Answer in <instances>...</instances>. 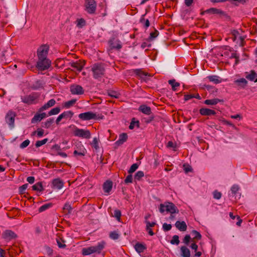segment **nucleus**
<instances>
[{
	"mask_svg": "<svg viewBox=\"0 0 257 257\" xmlns=\"http://www.w3.org/2000/svg\"><path fill=\"white\" fill-rule=\"evenodd\" d=\"M105 244L104 242L101 241L98 242L96 246H91L83 248L82 250V253L83 255H88L92 253L99 254L104 249Z\"/></svg>",
	"mask_w": 257,
	"mask_h": 257,
	"instance_id": "2",
	"label": "nucleus"
},
{
	"mask_svg": "<svg viewBox=\"0 0 257 257\" xmlns=\"http://www.w3.org/2000/svg\"><path fill=\"white\" fill-rule=\"evenodd\" d=\"M30 141L28 139L24 141L21 144L20 148L21 149H24V148H26L27 146H29V145L30 144Z\"/></svg>",
	"mask_w": 257,
	"mask_h": 257,
	"instance_id": "54",
	"label": "nucleus"
},
{
	"mask_svg": "<svg viewBox=\"0 0 257 257\" xmlns=\"http://www.w3.org/2000/svg\"><path fill=\"white\" fill-rule=\"evenodd\" d=\"M61 114L63 116V118L67 119L71 118L73 116L74 113L71 111H66L62 113Z\"/></svg>",
	"mask_w": 257,
	"mask_h": 257,
	"instance_id": "38",
	"label": "nucleus"
},
{
	"mask_svg": "<svg viewBox=\"0 0 257 257\" xmlns=\"http://www.w3.org/2000/svg\"><path fill=\"white\" fill-rule=\"evenodd\" d=\"M53 187L57 189H60L63 186V182L60 179H54L52 181Z\"/></svg>",
	"mask_w": 257,
	"mask_h": 257,
	"instance_id": "25",
	"label": "nucleus"
},
{
	"mask_svg": "<svg viewBox=\"0 0 257 257\" xmlns=\"http://www.w3.org/2000/svg\"><path fill=\"white\" fill-rule=\"evenodd\" d=\"M46 116V114L45 112H42L41 113H37L32 118L31 122L32 123H35L36 122L40 121L42 119L45 118Z\"/></svg>",
	"mask_w": 257,
	"mask_h": 257,
	"instance_id": "16",
	"label": "nucleus"
},
{
	"mask_svg": "<svg viewBox=\"0 0 257 257\" xmlns=\"http://www.w3.org/2000/svg\"><path fill=\"white\" fill-rule=\"evenodd\" d=\"M128 73L130 75H135L138 76L145 81H148L149 80V77L152 76V75L143 71L140 69L130 70L128 71Z\"/></svg>",
	"mask_w": 257,
	"mask_h": 257,
	"instance_id": "3",
	"label": "nucleus"
},
{
	"mask_svg": "<svg viewBox=\"0 0 257 257\" xmlns=\"http://www.w3.org/2000/svg\"><path fill=\"white\" fill-rule=\"evenodd\" d=\"M200 113L202 115L209 116L216 114V112L214 110H212L207 108H202L199 110Z\"/></svg>",
	"mask_w": 257,
	"mask_h": 257,
	"instance_id": "17",
	"label": "nucleus"
},
{
	"mask_svg": "<svg viewBox=\"0 0 257 257\" xmlns=\"http://www.w3.org/2000/svg\"><path fill=\"white\" fill-rule=\"evenodd\" d=\"M138 167L139 166L137 164H133L128 171V173L131 174L134 172L138 169Z\"/></svg>",
	"mask_w": 257,
	"mask_h": 257,
	"instance_id": "50",
	"label": "nucleus"
},
{
	"mask_svg": "<svg viewBox=\"0 0 257 257\" xmlns=\"http://www.w3.org/2000/svg\"><path fill=\"white\" fill-rule=\"evenodd\" d=\"M166 211L171 214L178 213L179 210L174 204L172 202H166Z\"/></svg>",
	"mask_w": 257,
	"mask_h": 257,
	"instance_id": "12",
	"label": "nucleus"
},
{
	"mask_svg": "<svg viewBox=\"0 0 257 257\" xmlns=\"http://www.w3.org/2000/svg\"><path fill=\"white\" fill-rule=\"evenodd\" d=\"M91 70L95 79H98L104 74V69L102 65H93Z\"/></svg>",
	"mask_w": 257,
	"mask_h": 257,
	"instance_id": "8",
	"label": "nucleus"
},
{
	"mask_svg": "<svg viewBox=\"0 0 257 257\" xmlns=\"http://www.w3.org/2000/svg\"><path fill=\"white\" fill-rule=\"evenodd\" d=\"M168 82L169 84L171 85L172 89L174 91H175L176 90V88L180 86L179 83L176 82L174 79L170 80Z\"/></svg>",
	"mask_w": 257,
	"mask_h": 257,
	"instance_id": "39",
	"label": "nucleus"
},
{
	"mask_svg": "<svg viewBox=\"0 0 257 257\" xmlns=\"http://www.w3.org/2000/svg\"><path fill=\"white\" fill-rule=\"evenodd\" d=\"M135 248L138 253H142L146 249V247L142 243H137L135 245Z\"/></svg>",
	"mask_w": 257,
	"mask_h": 257,
	"instance_id": "29",
	"label": "nucleus"
},
{
	"mask_svg": "<svg viewBox=\"0 0 257 257\" xmlns=\"http://www.w3.org/2000/svg\"><path fill=\"white\" fill-rule=\"evenodd\" d=\"M176 227L181 231H185L186 230L187 226L186 222L184 221H177L175 223Z\"/></svg>",
	"mask_w": 257,
	"mask_h": 257,
	"instance_id": "20",
	"label": "nucleus"
},
{
	"mask_svg": "<svg viewBox=\"0 0 257 257\" xmlns=\"http://www.w3.org/2000/svg\"><path fill=\"white\" fill-rule=\"evenodd\" d=\"M112 188V182L111 181L107 180L105 182L103 185V189L105 193L109 194Z\"/></svg>",
	"mask_w": 257,
	"mask_h": 257,
	"instance_id": "21",
	"label": "nucleus"
},
{
	"mask_svg": "<svg viewBox=\"0 0 257 257\" xmlns=\"http://www.w3.org/2000/svg\"><path fill=\"white\" fill-rule=\"evenodd\" d=\"M192 235L193 236V238L197 239H200L201 238V235L200 233L195 230H192Z\"/></svg>",
	"mask_w": 257,
	"mask_h": 257,
	"instance_id": "48",
	"label": "nucleus"
},
{
	"mask_svg": "<svg viewBox=\"0 0 257 257\" xmlns=\"http://www.w3.org/2000/svg\"><path fill=\"white\" fill-rule=\"evenodd\" d=\"M167 148L172 149L174 151H176V145L172 141H169L167 145Z\"/></svg>",
	"mask_w": 257,
	"mask_h": 257,
	"instance_id": "51",
	"label": "nucleus"
},
{
	"mask_svg": "<svg viewBox=\"0 0 257 257\" xmlns=\"http://www.w3.org/2000/svg\"><path fill=\"white\" fill-rule=\"evenodd\" d=\"M44 134V131L42 128H39L37 131L32 133V136L37 135L38 138L42 137Z\"/></svg>",
	"mask_w": 257,
	"mask_h": 257,
	"instance_id": "35",
	"label": "nucleus"
},
{
	"mask_svg": "<svg viewBox=\"0 0 257 257\" xmlns=\"http://www.w3.org/2000/svg\"><path fill=\"white\" fill-rule=\"evenodd\" d=\"M207 78L210 81L213 82L215 84H218L221 82V80L219 79V77L216 75L209 76Z\"/></svg>",
	"mask_w": 257,
	"mask_h": 257,
	"instance_id": "30",
	"label": "nucleus"
},
{
	"mask_svg": "<svg viewBox=\"0 0 257 257\" xmlns=\"http://www.w3.org/2000/svg\"><path fill=\"white\" fill-rule=\"evenodd\" d=\"M223 100L222 99H220L218 98H214L211 99H206L204 101V103L206 105H216L218 103L220 102H223Z\"/></svg>",
	"mask_w": 257,
	"mask_h": 257,
	"instance_id": "26",
	"label": "nucleus"
},
{
	"mask_svg": "<svg viewBox=\"0 0 257 257\" xmlns=\"http://www.w3.org/2000/svg\"><path fill=\"white\" fill-rule=\"evenodd\" d=\"M180 241L179 239V236L177 235H175L173 236L172 240L170 241V243L172 244H176L178 245L179 244Z\"/></svg>",
	"mask_w": 257,
	"mask_h": 257,
	"instance_id": "45",
	"label": "nucleus"
},
{
	"mask_svg": "<svg viewBox=\"0 0 257 257\" xmlns=\"http://www.w3.org/2000/svg\"><path fill=\"white\" fill-rule=\"evenodd\" d=\"M121 215V213L119 210L115 209L114 211L113 216L116 219V220L118 221H120Z\"/></svg>",
	"mask_w": 257,
	"mask_h": 257,
	"instance_id": "44",
	"label": "nucleus"
},
{
	"mask_svg": "<svg viewBox=\"0 0 257 257\" xmlns=\"http://www.w3.org/2000/svg\"><path fill=\"white\" fill-rule=\"evenodd\" d=\"M78 117L82 120H89L91 119H102L103 116H98L95 113L92 111H87L80 113L78 115Z\"/></svg>",
	"mask_w": 257,
	"mask_h": 257,
	"instance_id": "4",
	"label": "nucleus"
},
{
	"mask_svg": "<svg viewBox=\"0 0 257 257\" xmlns=\"http://www.w3.org/2000/svg\"><path fill=\"white\" fill-rule=\"evenodd\" d=\"M144 176V173L142 171L137 172L135 175V179L140 180Z\"/></svg>",
	"mask_w": 257,
	"mask_h": 257,
	"instance_id": "46",
	"label": "nucleus"
},
{
	"mask_svg": "<svg viewBox=\"0 0 257 257\" xmlns=\"http://www.w3.org/2000/svg\"><path fill=\"white\" fill-rule=\"evenodd\" d=\"M33 190L42 191L43 190L42 184L41 182H38L32 186Z\"/></svg>",
	"mask_w": 257,
	"mask_h": 257,
	"instance_id": "37",
	"label": "nucleus"
},
{
	"mask_svg": "<svg viewBox=\"0 0 257 257\" xmlns=\"http://www.w3.org/2000/svg\"><path fill=\"white\" fill-rule=\"evenodd\" d=\"M204 13L207 14H217L220 15H223L224 13L221 10L214 8H210L208 10H206V11H204Z\"/></svg>",
	"mask_w": 257,
	"mask_h": 257,
	"instance_id": "23",
	"label": "nucleus"
},
{
	"mask_svg": "<svg viewBox=\"0 0 257 257\" xmlns=\"http://www.w3.org/2000/svg\"><path fill=\"white\" fill-rule=\"evenodd\" d=\"M145 15L142 16L140 19V23L144 25V27L148 28L150 26V21L148 19L145 20L144 18Z\"/></svg>",
	"mask_w": 257,
	"mask_h": 257,
	"instance_id": "33",
	"label": "nucleus"
},
{
	"mask_svg": "<svg viewBox=\"0 0 257 257\" xmlns=\"http://www.w3.org/2000/svg\"><path fill=\"white\" fill-rule=\"evenodd\" d=\"M135 126H137L138 127H139V121L138 120H136V119L133 118L132 119V121L129 126V128L133 130L135 128Z\"/></svg>",
	"mask_w": 257,
	"mask_h": 257,
	"instance_id": "40",
	"label": "nucleus"
},
{
	"mask_svg": "<svg viewBox=\"0 0 257 257\" xmlns=\"http://www.w3.org/2000/svg\"><path fill=\"white\" fill-rule=\"evenodd\" d=\"M86 152V150L82 146V148H80L79 150H75L74 151L73 154L75 156H84L85 155Z\"/></svg>",
	"mask_w": 257,
	"mask_h": 257,
	"instance_id": "31",
	"label": "nucleus"
},
{
	"mask_svg": "<svg viewBox=\"0 0 257 257\" xmlns=\"http://www.w3.org/2000/svg\"><path fill=\"white\" fill-rule=\"evenodd\" d=\"M39 94L36 93H31V94L21 97L22 101L28 104L35 103L39 97Z\"/></svg>",
	"mask_w": 257,
	"mask_h": 257,
	"instance_id": "6",
	"label": "nucleus"
},
{
	"mask_svg": "<svg viewBox=\"0 0 257 257\" xmlns=\"http://www.w3.org/2000/svg\"><path fill=\"white\" fill-rule=\"evenodd\" d=\"M52 206V203H47L43 205L39 208V211L40 212H42L43 211H45L46 210L50 208Z\"/></svg>",
	"mask_w": 257,
	"mask_h": 257,
	"instance_id": "41",
	"label": "nucleus"
},
{
	"mask_svg": "<svg viewBox=\"0 0 257 257\" xmlns=\"http://www.w3.org/2000/svg\"><path fill=\"white\" fill-rule=\"evenodd\" d=\"M4 239L7 241L15 239L17 237V235L11 230H6L2 234Z\"/></svg>",
	"mask_w": 257,
	"mask_h": 257,
	"instance_id": "11",
	"label": "nucleus"
},
{
	"mask_svg": "<svg viewBox=\"0 0 257 257\" xmlns=\"http://www.w3.org/2000/svg\"><path fill=\"white\" fill-rule=\"evenodd\" d=\"M181 254L183 257H190V250L185 246L181 247Z\"/></svg>",
	"mask_w": 257,
	"mask_h": 257,
	"instance_id": "28",
	"label": "nucleus"
},
{
	"mask_svg": "<svg viewBox=\"0 0 257 257\" xmlns=\"http://www.w3.org/2000/svg\"><path fill=\"white\" fill-rule=\"evenodd\" d=\"M99 140L98 138L95 137L93 138V139L91 143L92 147L95 150V151H97L99 149Z\"/></svg>",
	"mask_w": 257,
	"mask_h": 257,
	"instance_id": "32",
	"label": "nucleus"
},
{
	"mask_svg": "<svg viewBox=\"0 0 257 257\" xmlns=\"http://www.w3.org/2000/svg\"><path fill=\"white\" fill-rule=\"evenodd\" d=\"M127 139V135L126 133H122L119 136L118 140L115 142L117 146L123 144Z\"/></svg>",
	"mask_w": 257,
	"mask_h": 257,
	"instance_id": "24",
	"label": "nucleus"
},
{
	"mask_svg": "<svg viewBox=\"0 0 257 257\" xmlns=\"http://www.w3.org/2000/svg\"><path fill=\"white\" fill-rule=\"evenodd\" d=\"M56 103V101L54 99L49 100L47 103L43 105L39 110V112H41L44 110H46L49 108L54 106Z\"/></svg>",
	"mask_w": 257,
	"mask_h": 257,
	"instance_id": "19",
	"label": "nucleus"
},
{
	"mask_svg": "<svg viewBox=\"0 0 257 257\" xmlns=\"http://www.w3.org/2000/svg\"><path fill=\"white\" fill-rule=\"evenodd\" d=\"M28 187V184H24L23 185H22V186H21L20 188H19V192L21 194H23L25 193V191L26 190V189Z\"/></svg>",
	"mask_w": 257,
	"mask_h": 257,
	"instance_id": "59",
	"label": "nucleus"
},
{
	"mask_svg": "<svg viewBox=\"0 0 257 257\" xmlns=\"http://www.w3.org/2000/svg\"><path fill=\"white\" fill-rule=\"evenodd\" d=\"M108 94L110 97H114V98L118 97V95H119V94L116 92L113 91H108Z\"/></svg>",
	"mask_w": 257,
	"mask_h": 257,
	"instance_id": "57",
	"label": "nucleus"
},
{
	"mask_svg": "<svg viewBox=\"0 0 257 257\" xmlns=\"http://www.w3.org/2000/svg\"><path fill=\"white\" fill-rule=\"evenodd\" d=\"M108 44L109 51L113 50L119 51L122 48V44L120 41L114 38H112L109 40Z\"/></svg>",
	"mask_w": 257,
	"mask_h": 257,
	"instance_id": "7",
	"label": "nucleus"
},
{
	"mask_svg": "<svg viewBox=\"0 0 257 257\" xmlns=\"http://www.w3.org/2000/svg\"><path fill=\"white\" fill-rule=\"evenodd\" d=\"M231 33L233 36V38H232L233 41L237 40L238 36L240 35L239 32L237 30H234L232 31Z\"/></svg>",
	"mask_w": 257,
	"mask_h": 257,
	"instance_id": "53",
	"label": "nucleus"
},
{
	"mask_svg": "<svg viewBox=\"0 0 257 257\" xmlns=\"http://www.w3.org/2000/svg\"><path fill=\"white\" fill-rule=\"evenodd\" d=\"M48 141V139H44V140H41V141H38L36 142V144H35V146L36 147L38 148V147H40L41 146H42V145L45 144Z\"/></svg>",
	"mask_w": 257,
	"mask_h": 257,
	"instance_id": "47",
	"label": "nucleus"
},
{
	"mask_svg": "<svg viewBox=\"0 0 257 257\" xmlns=\"http://www.w3.org/2000/svg\"><path fill=\"white\" fill-rule=\"evenodd\" d=\"M73 134L75 136L83 139H88L91 137V133L88 130L76 127L74 130Z\"/></svg>",
	"mask_w": 257,
	"mask_h": 257,
	"instance_id": "5",
	"label": "nucleus"
},
{
	"mask_svg": "<svg viewBox=\"0 0 257 257\" xmlns=\"http://www.w3.org/2000/svg\"><path fill=\"white\" fill-rule=\"evenodd\" d=\"M172 225L170 224L165 223L163 225V229L164 231H167L171 230Z\"/></svg>",
	"mask_w": 257,
	"mask_h": 257,
	"instance_id": "55",
	"label": "nucleus"
},
{
	"mask_svg": "<svg viewBox=\"0 0 257 257\" xmlns=\"http://www.w3.org/2000/svg\"><path fill=\"white\" fill-rule=\"evenodd\" d=\"M191 239L190 236L188 234L186 235L183 239V242L186 245H188L190 240Z\"/></svg>",
	"mask_w": 257,
	"mask_h": 257,
	"instance_id": "60",
	"label": "nucleus"
},
{
	"mask_svg": "<svg viewBox=\"0 0 257 257\" xmlns=\"http://www.w3.org/2000/svg\"><path fill=\"white\" fill-rule=\"evenodd\" d=\"M145 223H146V227L147 228H151V227H153L156 224L155 222H150L148 220H145Z\"/></svg>",
	"mask_w": 257,
	"mask_h": 257,
	"instance_id": "64",
	"label": "nucleus"
},
{
	"mask_svg": "<svg viewBox=\"0 0 257 257\" xmlns=\"http://www.w3.org/2000/svg\"><path fill=\"white\" fill-rule=\"evenodd\" d=\"M50 65H33L31 69L38 73H43V71L49 69Z\"/></svg>",
	"mask_w": 257,
	"mask_h": 257,
	"instance_id": "15",
	"label": "nucleus"
},
{
	"mask_svg": "<svg viewBox=\"0 0 257 257\" xmlns=\"http://www.w3.org/2000/svg\"><path fill=\"white\" fill-rule=\"evenodd\" d=\"M109 237L112 239H117L119 237V234L116 231H113L110 233Z\"/></svg>",
	"mask_w": 257,
	"mask_h": 257,
	"instance_id": "52",
	"label": "nucleus"
},
{
	"mask_svg": "<svg viewBox=\"0 0 257 257\" xmlns=\"http://www.w3.org/2000/svg\"><path fill=\"white\" fill-rule=\"evenodd\" d=\"M76 99H72L70 100H69L68 101L64 102L63 105L65 108H69L70 107H71L72 105H73L76 103Z\"/></svg>",
	"mask_w": 257,
	"mask_h": 257,
	"instance_id": "36",
	"label": "nucleus"
},
{
	"mask_svg": "<svg viewBox=\"0 0 257 257\" xmlns=\"http://www.w3.org/2000/svg\"><path fill=\"white\" fill-rule=\"evenodd\" d=\"M245 77L250 81H254V82H257V74L254 71L246 72Z\"/></svg>",
	"mask_w": 257,
	"mask_h": 257,
	"instance_id": "18",
	"label": "nucleus"
},
{
	"mask_svg": "<svg viewBox=\"0 0 257 257\" xmlns=\"http://www.w3.org/2000/svg\"><path fill=\"white\" fill-rule=\"evenodd\" d=\"M133 176L132 175H128L124 180V183L126 184L133 182Z\"/></svg>",
	"mask_w": 257,
	"mask_h": 257,
	"instance_id": "58",
	"label": "nucleus"
},
{
	"mask_svg": "<svg viewBox=\"0 0 257 257\" xmlns=\"http://www.w3.org/2000/svg\"><path fill=\"white\" fill-rule=\"evenodd\" d=\"M60 108L58 107H56L52 108L48 113L49 115H52L57 114L59 113Z\"/></svg>",
	"mask_w": 257,
	"mask_h": 257,
	"instance_id": "43",
	"label": "nucleus"
},
{
	"mask_svg": "<svg viewBox=\"0 0 257 257\" xmlns=\"http://www.w3.org/2000/svg\"><path fill=\"white\" fill-rule=\"evenodd\" d=\"M15 116V113L12 110L9 111L6 115V121L11 128H13L14 126Z\"/></svg>",
	"mask_w": 257,
	"mask_h": 257,
	"instance_id": "9",
	"label": "nucleus"
},
{
	"mask_svg": "<svg viewBox=\"0 0 257 257\" xmlns=\"http://www.w3.org/2000/svg\"><path fill=\"white\" fill-rule=\"evenodd\" d=\"M159 35V32L155 30V31L150 33V37L149 38V40H153L155 38H156Z\"/></svg>",
	"mask_w": 257,
	"mask_h": 257,
	"instance_id": "49",
	"label": "nucleus"
},
{
	"mask_svg": "<svg viewBox=\"0 0 257 257\" xmlns=\"http://www.w3.org/2000/svg\"><path fill=\"white\" fill-rule=\"evenodd\" d=\"M151 46V44L149 41L144 42L141 45V48L142 49H145L147 47H150Z\"/></svg>",
	"mask_w": 257,
	"mask_h": 257,
	"instance_id": "62",
	"label": "nucleus"
},
{
	"mask_svg": "<svg viewBox=\"0 0 257 257\" xmlns=\"http://www.w3.org/2000/svg\"><path fill=\"white\" fill-rule=\"evenodd\" d=\"M213 197L216 199H219L221 197V193L216 190L213 192Z\"/></svg>",
	"mask_w": 257,
	"mask_h": 257,
	"instance_id": "56",
	"label": "nucleus"
},
{
	"mask_svg": "<svg viewBox=\"0 0 257 257\" xmlns=\"http://www.w3.org/2000/svg\"><path fill=\"white\" fill-rule=\"evenodd\" d=\"M239 190V187L238 185H234L231 188V191L233 194H235Z\"/></svg>",
	"mask_w": 257,
	"mask_h": 257,
	"instance_id": "61",
	"label": "nucleus"
},
{
	"mask_svg": "<svg viewBox=\"0 0 257 257\" xmlns=\"http://www.w3.org/2000/svg\"><path fill=\"white\" fill-rule=\"evenodd\" d=\"M96 3L94 0L86 1V10L89 14H94L95 12Z\"/></svg>",
	"mask_w": 257,
	"mask_h": 257,
	"instance_id": "10",
	"label": "nucleus"
},
{
	"mask_svg": "<svg viewBox=\"0 0 257 257\" xmlns=\"http://www.w3.org/2000/svg\"><path fill=\"white\" fill-rule=\"evenodd\" d=\"M49 51V46L47 44L42 45L38 48V60L36 64H51V61L47 58Z\"/></svg>",
	"mask_w": 257,
	"mask_h": 257,
	"instance_id": "1",
	"label": "nucleus"
},
{
	"mask_svg": "<svg viewBox=\"0 0 257 257\" xmlns=\"http://www.w3.org/2000/svg\"><path fill=\"white\" fill-rule=\"evenodd\" d=\"M57 245L59 248H65L66 244H65V241L60 237L56 238Z\"/></svg>",
	"mask_w": 257,
	"mask_h": 257,
	"instance_id": "34",
	"label": "nucleus"
},
{
	"mask_svg": "<svg viewBox=\"0 0 257 257\" xmlns=\"http://www.w3.org/2000/svg\"><path fill=\"white\" fill-rule=\"evenodd\" d=\"M166 202L164 204H160V207H159V210L161 213H163L166 210Z\"/></svg>",
	"mask_w": 257,
	"mask_h": 257,
	"instance_id": "63",
	"label": "nucleus"
},
{
	"mask_svg": "<svg viewBox=\"0 0 257 257\" xmlns=\"http://www.w3.org/2000/svg\"><path fill=\"white\" fill-rule=\"evenodd\" d=\"M70 91L72 94L80 95L84 93L82 86L79 85H73L70 86Z\"/></svg>",
	"mask_w": 257,
	"mask_h": 257,
	"instance_id": "13",
	"label": "nucleus"
},
{
	"mask_svg": "<svg viewBox=\"0 0 257 257\" xmlns=\"http://www.w3.org/2000/svg\"><path fill=\"white\" fill-rule=\"evenodd\" d=\"M139 110L145 114L149 115L151 113V108L146 105H141Z\"/></svg>",
	"mask_w": 257,
	"mask_h": 257,
	"instance_id": "27",
	"label": "nucleus"
},
{
	"mask_svg": "<svg viewBox=\"0 0 257 257\" xmlns=\"http://www.w3.org/2000/svg\"><path fill=\"white\" fill-rule=\"evenodd\" d=\"M234 82L237 86L242 88H244L247 83L246 80L243 78L235 80Z\"/></svg>",
	"mask_w": 257,
	"mask_h": 257,
	"instance_id": "22",
	"label": "nucleus"
},
{
	"mask_svg": "<svg viewBox=\"0 0 257 257\" xmlns=\"http://www.w3.org/2000/svg\"><path fill=\"white\" fill-rule=\"evenodd\" d=\"M54 122V118H50L48 119L44 123L43 127L48 128H50Z\"/></svg>",
	"mask_w": 257,
	"mask_h": 257,
	"instance_id": "42",
	"label": "nucleus"
},
{
	"mask_svg": "<svg viewBox=\"0 0 257 257\" xmlns=\"http://www.w3.org/2000/svg\"><path fill=\"white\" fill-rule=\"evenodd\" d=\"M222 55L228 56L230 58H235V64L239 63V56L233 50L225 51Z\"/></svg>",
	"mask_w": 257,
	"mask_h": 257,
	"instance_id": "14",
	"label": "nucleus"
}]
</instances>
